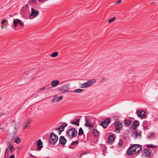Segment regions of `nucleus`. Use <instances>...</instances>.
<instances>
[{
	"label": "nucleus",
	"instance_id": "ddd939ff",
	"mask_svg": "<svg viewBox=\"0 0 158 158\" xmlns=\"http://www.w3.org/2000/svg\"><path fill=\"white\" fill-rule=\"evenodd\" d=\"M67 141L66 139L64 136H61L59 139V143L62 145H64Z\"/></svg>",
	"mask_w": 158,
	"mask_h": 158
},
{
	"label": "nucleus",
	"instance_id": "b1692460",
	"mask_svg": "<svg viewBox=\"0 0 158 158\" xmlns=\"http://www.w3.org/2000/svg\"><path fill=\"white\" fill-rule=\"evenodd\" d=\"M21 141V140L20 139V138L17 136L16 137L14 140V142L16 143H20Z\"/></svg>",
	"mask_w": 158,
	"mask_h": 158
},
{
	"label": "nucleus",
	"instance_id": "79ce46f5",
	"mask_svg": "<svg viewBox=\"0 0 158 158\" xmlns=\"http://www.w3.org/2000/svg\"><path fill=\"white\" fill-rule=\"evenodd\" d=\"M121 2V0H119L118 1H117L116 2V3H120Z\"/></svg>",
	"mask_w": 158,
	"mask_h": 158
},
{
	"label": "nucleus",
	"instance_id": "a211bd4d",
	"mask_svg": "<svg viewBox=\"0 0 158 158\" xmlns=\"http://www.w3.org/2000/svg\"><path fill=\"white\" fill-rule=\"evenodd\" d=\"M79 142V141L77 140L76 141H73L70 144L69 146V147L71 149H73L74 148L72 147L71 146H74L75 145H77Z\"/></svg>",
	"mask_w": 158,
	"mask_h": 158
},
{
	"label": "nucleus",
	"instance_id": "1a4fd4ad",
	"mask_svg": "<svg viewBox=\"0 0 158 158\" xmlns=\"http://www.w3.org/2000/svg\"><path fill=\"white\" fill-rule=\"evenodd\" d=\"M67 126V123H64L62 125L60 126L59 127L55 128V130L59 131H60V134L61 132L64 130V128L66 127Z\"/></svg>",
	"mask_w": 158,
	"mask_h": 158
},
{
	"label": "nucleus",
	"instance_id": "c756f323",
	"mask_svg": "<svg viewBox=\"0 0 158 158\" xmlns=\"http://www.w3.org/2000/svg\"><path fill=\"white\" fill-rule=\"evenodd\" d=\"M83 91V89H77L75 90L74 92L75 93H78L80 92H81Z\"/></svg>",
	"mask_w": 158,
	"mask_h": 158
},
{
	"label": "nucleus",
	"instance_id": "bf43d9fd",
	"mask_svg": "<svg viewBox=\"0 0 158 158\" xmlns=\"http://www.w3.org/2000/svg\"><path fill=\"white\" fill-rule=\"evenodd\" d=\"M157 73H158V70L157 71Z\"/></svg>",
	"mask_w": 158,
	"mask_h": 158
},
{
	"label": "nucleus",
	"instance_id": "f704fd0d",
	"mask_svg": "<svg viewBox=\"0 0 158 158\" xmlns=\"http://www.w3.org/2000/svg\"><path fill=\"white\" fill-rule=\"evenodd\" d=\"M57 96L56 95L55 96L54 98L52 100L51 102L52 103H54L55 101V100H56L57 98Z\"/></svg>",
	"mask_w": 158,
	"mask_h": 158
},
{
	"label": "nucleus",
	"instance_id": "8fccbe9b",
	"mask_svg": "<svg viewBox=\"0 0 158 158\" xmlns=\"http://www.w3.org/2000/svg\"><path fill=\"white\" fill-rule=\"evenodd\" d=\"M4 158H6V154H5L4 155Z\"/></svg>",
	"mask_w": 158,
	"mask_h": 158
},
{
	"label": "nucleus",
	"instance_id": "f03ea898",
	"mask_svg": "<svg viewBox=\"0 0 158 158\" xmlns=\"http://www.w3.org/2000/svg\"><path fill=\"white\" fill-rule=\"evenodd\" d=\"M58 136L54 132H52L50 135V137L48 140L49 144H55L58 140Z\"/></svg>",
	"mask_w": 158,
	"mask_h": 158
},
{
	"label": "nucleus",
	"instance_id": "6e6552de",
	"mask_svg": "<svg viewBox=\"0 0 158 158\" xmlns=\"http://www.w3.org/2000/svg\"><path fill=\"white\" fill-rule=\"evenodd\" d=\"M136 113L138 117L141 118V119L145 118V113L144 111L143 110L139 109L137 110Z\"/></svg>",
	"mask_w": 158,
	"mask_h": 158
},
{
	"label": "nucleus",
	"instance_id": "58836bf2",
	"mask_svg": "<svg viewBox=\"0 0 158 158\" xmlns=\"http://www.w3.org/2000/svg\"><path fill=\"white\" fill-rule=\"evenodd\" d=\"M86 153H85V152H83V153H81L80 154V156H82L83 155H84V154H86Z\"/></svg>",
	"mask_w": 158,
	"mask_h": 158
},
{
	"label": "nucleus",
	"instance_id": "cd10ccee",
	"mask_svg": "<svg viewBox=\"0 0 158 158\" xmlns=\"http://www.w3.org/2000/svg\"><path fill=\"white\" fill-rule=\"evenodd\" d=\"M154 135V134L153 132L150 133L148 136V138H151L152 137H153Z\"/></svg>",
	"mask_w": 158,
	"mask_h": 158
},
{
	"label": "nucleus",
	"instance_id": "e433bc0d",
	"mask_svg": "<svg viewBox=\"0 0 158 158\" xmlns=\"http://www.w3.org/2000/svg\"><path fill=\"white\" fill-rule=\"evenodd\" d=\"M31 2L33 4L36 3L37 2L36 0H31Z\"/></svg>",
	"mask_w": 158,
	"mask_h": 158
},
{
	"label": "nucleus",
	"instance_id": "f257e3e1",
	"mask_svg": "<svg viewBox=\"0 0 158 158\" xmlns=\"http://www.w3.org/2000/svg\"><path fill=\"white\" fill-rule=\"evenodd\" d=\"M139 146V145L137 144H134L131 146L127 151V155L131 156L135 154L136 149H137Z\"/></svg>",
	"mask_w": 158,
	"mask_h": 158
},
{
	"label": "nucleus",
	"instance_id": "6e6d98bb",
	"mask_svg": "<svg viewBox=\"0 0 158 158\" xmlns=\"http://www.w3.org/2000/svg\"><path fill=\"white\" fill-rule=\"evenodd\" d=\"M34 157H35L36 158H37V157H36V156H34Z\"/></svg>",
	"mask_w": 158,
	"mask_h": 158
},
{
	"label": "nucleus",
	"instance_id": "473e14b6",
	"mask_svg": "<svg viewBox=\"0 0 158 158\" xmlns=\"http://www.w3.org/2000/svg\"><path fill=\"white\" fill-rule=\"evenodd\" d=\"M115 19V17H113L108 20V22L109 23H111L113 22Z\"/></svg>",
	"mask_w": 158,
	"mask_h": 158
},
{
	"label": "nucleus",
	"instance_id": "de8ad7c7",
	"mask_svg": "<svg viewBox=\"0 0 158 158\" xmlns=\"http://www.w3.org/2000/svg\"><path fill=\"white\" fill-rule=\"evenodd\" d=\"M4 25V23L2 22L1 25Z\"/></svg>",
	"mask_w": 158,
	"mask_h": 158
},
{
	"label": "nucleus",
	"instance_id": "393cba45",
	"mask_svg": "<svg viewBox=\"0 0 158 158\" xmlns=\"http://www.w3.org/2000/svg\"><path fill=\"white\" fill-rule=\"evenodd\" d=\"M84 134V131L81 127H80L79 129V132L78 133V135H83Z\"/></svg>",
	"mask_w": 158,
	"mask_h": 158
},
{
	"label": "nucleus",
	"instance_id": "864d4df0",
	"mask_svg": "<svg viewBox=\"0 0 158 158\" xmlns=\"http://www.w3.org/2000/svg\"><path fill=\"white\" fill-rule=\"evenodd\" d=\"M31 157L33 156L32 155H31Z\"/></svg>",
	"mask_w": 158,
	"mask_h": 158
},
{
	"label": "nucleus",
	"instance_id": "0eeeda50",
	"mask_svg": "<svg viewBox=\"0 0 158 158\" xmlns=\"http://www.w3.org/2000/svg\"><path fill=\"white\" fill-rule=\"evenodd\" d=\"M110 123V119L109 118H107L104 121H102L100 125L102 126L104 128H106Z\"/></svg>",
	"mask_w": 158,
	"mask_h": 158
},
{
	"label": "nucleus",
	"instance_id": "c85d7f7f",
	"mask_svg": "<svg viewBox=\"0 0 158 158\" xmlns=\"http://www.w3.org/2000/svg\"><path fill=\"white\" fill-rule=\"evenodd\" d=\"M9 148L10 149V151L12 153V150L14 149V146L10 144V145L9 146Z\"/></svg>",
	"mask_w": 158,
	"mask_h": 158
},
{
	"label": "nucleus",
	"instance_id": "20e7f679",
	"mask_svg": "<svg viewBox=\"0 0 158 158\" xmlns=\"http://www.w3.org/2000/svg\"><path fill=\"white\" fill-rule=\"evenodd\" d=\"M96 80L95 79H93L88 81L85 83L81 84V87L82 88H85L89 87L92 85L95 82Z\"/></svg>",
	"mask_w": 158,
	"mask_h": 158
},
{
	"label": "nucleus",
	"instance_id": "39448f33",
	"mask_svg": "<svg viewBox=\"0 0 158 158\" xmlns=\"http://www.w3.org/2000/svg\"><path fill=\"white\" fill-rule=\"evenodd\" d=\"M31 14L29 16V18L30 19L37 17L39 14V11L32 7L31 8Z\"/></svg>",
	"mask_w": 158,
	"mask_h": 158
},
{
	"label": "nucleus",
	"instance_id": "4be33fe9",
	"mask_svg": "<svg viewBox=\"0 0 158 158\" xmlns=\"http://www.w3.org/2000/svg\"><path fill=\"white\" fill-rule=\"evenodd\" d=\"M124 125L125 126L129 127L131 123V120L125 119L124 120Z\"/></svg>",
	"mask_w": 158,
	"mask_h": 158
},
{
	"label": "nucleus",
	"instance_id": "bb28decb",
	"mask_svg": "<svg viewBox=\"0 0 158 158\" xmlns=\"http://www.w3.org/2000/svg\"><path fill=\"white\" fill-rule=\"evenodd\" d=\"M58 52H56L51 54V56L52 57H56L58 56Z\"/></svg>",
	"mask_w": 158,
	"mask_h": 158
},
{
	"label": "nucleus",
	"instance_id": "3c124183",
	"mask_svg": "<svg viewBox=\"0 0 158 158\" xmlns=\"http://www.w3.org/2000/svg\"><path fill=\"white\" fill-rule=\"evenodd\" d=\"M0 129H1V130H3V128H1V127L0 128Z\"/></svg>",
	"mask_w": 158,
	"mask_h": 158
},
{
	"label": "nucleus",
	"instance_id": "9d476101",
	"mask_svg": "<svg viewBox=\"0 0 158 158\" xmlns=\"http://www.w3.org/2000/svg\"><path fill=\"white\" fill-rule=\"evenodd\" d=\"M19 25H20L21 26H23V24L20 19H15L13 21L14 26L16 27Z\"/></svg>",
	"mask_w": 158,
	"mask_h": 158
},
{
	"label": "nucleus",
	"instance_id": "13d9d810",
	"mask_svg": "<svg viewBox=\"0 0 158 158\" xmlns=\"http://www.w3.org/2000/svg\"><path fill=\"white\" fill-rule=\"evenodd\" d=\"M8 157V155H7V157Z\"/></svg>",
	"mask_w": 158,
	"mask_h": 158
},
{
	"label": "nucleus",
	"instance_id": "2eb2a0df",
	"mask_svg": "<svg viewBox=\"0 0 158 158\" xmlns=\"http://www.w3.org/2000/svg\"><path fill=\"white\" fill-rule=\"evenodd\" d=\"M85 125L86 127H89V128L94 127L93 124L92 123L91 121L89 120H86Z\"/></svg>",
	"mask_w": 158,
	"mask_h": 158
},
{
	"label": "nucleus",
	"instance_id": "aec40b11",
	"mask_svg": "<svg viewBox=\"0 0 158 158\" xmlns=\"http://www.w3.org/2000/svg\"><path fill=\"white\" fill-rule=\"evenodd\" d=\"M59 83V81L58 80H53L51 83V85L52 87H55L58 85Z\"/></svg>",
	"mask_w": 158,
	"mask_h": 158
},
{
	"label": "nucleus",
	"instance_id": "7ed1b4c3",
	"mask_svg": "<svg viewBox=\"0 0 158 158\" xmlns=\"http://www.w3.org/2000/svg\"><path fill=\"white\" fill-rule=\"evenodd\" d=\"M77 135V131L74 128H73L69 130L66 133V135L70 139L76 137Z\"/></svg>",
	"mask_w": 158,
	"mask_h": 158
},
{
	"label": "nucleus",
	"instance_id": "4468645a",
	"mask_svg": "<svg viewBox=\"0 0 158 158\" xmlns=\"http://www.w3.org/2000/svg\"><path fill=\"white\" fill-rule=\"evenodd\" d=\"M37 150H40V148L43 147V143L40 139H39L37 142Z\"/></svg>",
	"mask_w": 158,
	"mask_h": 158
},
{
	"label": "nucleus",
	"instance_id": "423d86ee",
	"mask_svg": "<svg viewBox=\"0 0 158 158\" xmlns=\"http://www.w3.org/2000/svg\"><path fill=\"white\" fill-rule=\"evenodd\" d=\"M114 127L115 128V132L117 133H119L122 127L123 124L120 122H116L114 123Z\"/></svg>",
	"mask_w": 158,
	"mask_h": 158
},
{
	"label": "nucleus",
	"instance_id": "9b49d317",
	"mask_svg": "<svg viewBox=\"0 0 158 158\" xmlns=\"http://www.w3.org/2000/svg\"><path fill=\"white\" fill-rule=\"evenodd\" d=\"M139 125V121L138 120H135L131 125L130 128L133 130H135L137 128V126H138Z\"/></svg>",
	"mask_w": 158,
	"mask_h": 158
},
{
	"label": "nucleus",
	"instance_id": "f3484780",
	"mask_svg": "<svg viewBox=\"0 0 158 158\" xmlns=\"http://www.w3.org/2000/svg\"><path fill=\"white\" fill-rule=\"evenodd\" d=\"M75 119L73 121H71L70 123L72 124L79 126V122L80 121V119H78L75 120Z\"/></svg>",
	"mask_w": 158,
	"mask_h": 158
},
{
	"label": "nucleus",
	"instance_id": "4d7b16f0",
	"mask_svg": "<svg viewBox=\"0 0 158 158\" xmlns=\"http://www.w3.org/2000/svg\"><path fill=\"white\" fill-rule=\"evenodd\" d=\"M49 88H48V90L49 89Z\"/></svg>",
	"mask_w": 158,
	"mask_h": 158
},
{
	"label": "nucleus",
	"instance_id": "5701e85b",
	"mask_svg": "<svg viewBox=\"0 0 158 158\" xmlns=\"http://www.w3.org/2000/svg\"><path fill=\"white\" fill-rule=\"evenodd\" d=\"M141 135V133H138V132L136 131H135V132H133L132 134V136L136 138L138 137V135Z\"/></svg>",
	"mask_w": 158,
	"mask_h": 158
},
{
	"label": "nucleus",
	"instance_id": "a18cd8bd",
	"mask_svg": "<svg viewBox=\"0 0 158 158\" xmlns=\"http://www.w3.org/2000/svg\"><path fill=\"white\" fill-rule=\"evenodd\" d=\"M45 0H38L39 2H44Z\"/></svg>",
	"mask_w": 158,
	"mask_h": 158
},
{
	"label": "nucleus",
	"instance_id": "5fc2aeb1",
	"mask_svg": "<svg viewBox=\"0 0 158 158\" xmlns=\"http://www.w3.org/2000/svg\"><path fill=\"white\" fill-rule=\"evenodd\" d=\"M1 126V124L0 123V127Z\"/></svg>",
	"mask_w": 158,
	"mask_h": 158
},
{
	"label": "nucleus",
	"instance_id": "ea45409f",
	"mask_svg": "<svg viewBox=\"0 0 158 158\" xmlns=\"http://www.w3.org/2000/svg\"><path fill=\"white\" fill-rule=\"evenodd\" d=\"M27 125L30 124L31 123V121L29 120L26 123Z\"/></svg>",
	"mask_w": 158,
	"mask_h": 158
},
{
	"label": "nucleus",
	"instance_id": "052dcab7",
	"mask_svg": "<svg viewBox=\"0 0 158 158\" xmlns=\"http://www.w3.org/2000/svg\"><path fill=\"white\" fill-rule=\"evenodd\" d=\"M1 99V98H0V100Z\"/></svg>",
	"mask_w": 158,
	"mask_h": 158
},
{
	"label": "nucleus",
	"instance_id": "49530a36",
	"mask_svg": "<svg viewBox=\"0 0 158 158\" xmlns=\"http://www.w3.org/2000/svg\"><path fill=\"white\" fill-rule=\"evenodd\" d=\"M31 2V0H29V1L28 2V3H30Z\"/></svg>",
	"mask_w": 158,
	"mask_h": 158
},
{
	"label": "nucleus",
	"instance_id": "603ef678",
	"mask_svg": "<svg viewBox=\"0 0 158 158\" xmlns=\"http://www.w3.org/2000/svg\"><path fill=\"white\" fill-rule=\"evenodd\" d=\"M64 158H69L68 157H64Z\"/></svg>",
	"mask_w": 158,
	"mask_h": 158
},
{
	"label": "nucleus",
	"instance_id": "7c9ffc66",
	"mask_svg": "<svg viewBox=\"0 0 158 158\" xmlns=\"http://www.w3.org/2000/svg\"><path fill=\"white\" fill-rule=\"evenodd\" d=\"M156 146H154L153 144H149L147 148H156Z\"/></svg>",
	"mask_w": 158,
	"mask_h": 158
},
{
	"label": "nucleus",
	"instance_id": "72a5a7b5",
	"mask_svg": "<svg viewBox=\"0 0 158 158\" xmlns=\"http://www.w3.org/2000/svg\"><path fill=\"white\" fill-rule=\"evenodd\" d=\"M123 144V141L121 139H120L118 143V145L120 147Z\"/></svg>",
	"mask_w": 158,
	"mask_h": 158
},
{
	"label": "nucleus",
	"instance_id": "f8f14e48",
	"mask_svg": "<svg viewBox=\"0 0 158 158\" xmlns=\"http://www.w3.org/2000/svg\"><path fill=\"white\" fill-rule=\"evenodd\" d=\"M69 86L68 85H65L62 88H60L59 89L60 91L62 92V93L66 92H70L68 89H69Z\"/></svg>",
	"mask_w": 158,
	"mask_h": 158
},
{
	"label": "nucleus",
	"instance_id": "c9c22d12",
	"mask_svg": "<svg viewBox=\"0 0 158 158\" xmlns=\"http://www.w3.org/2000/svg\"><path fill=\"white\" fill-rule=\"evenodd\" d=\"M28 127V125L26 123L24 125V127H23V130H25L26 128H27V127Z\"/></svg>",
	"mask_w": 158,
	"mask_h": 158
},
{
	"label": "nucleus",
	"instance_id": "a878e982",
	"mask_svg": "<svg viewBox=\"0 0 158 158\" xmlns=\"http://www.w3.org/2000/svg\"><path fill=\"white\" fill-rule=\"evenodd\" d=\"M142 150V148L141 146L140 145H139V146L137 148V149H136V152H135V154L138 153L140 152Z\"/></svg>",
	"mask_w": 158,
	"mask_h": 158
},
{
	"label": "nucleus",
	"instance_id": "37998d69",
	"mask_svg": "<svg viewBox=\"0 0 158 158\" xmlns=\"http://www.w3.org/2000/svg\"><path fill=\"white\" fill-rule=\"evenodd\" d=\"M2 22L4 23H6V22H7V20H6L5 19H4V20H3L2 21Z\"/></svg>",
	"mask_w": 158,
	"mask_h": 158
},
{
	"label": "nucleus",
	"instance_id": "a19ab883",
	"mask_svg": "<svg viewBox=\"0 0 158 158\" xmlns=\"http://www.w3.org/2000/svg\"><path fill=\"white\" fill-rule=\"evenodd\" d=\"M10 158H15V156L14 154L11 155L10 157Z\"/></svg>",
	"mask_w": 158,
	"mask_h": 158
},
{
	"label": "nucleus",
	"instance_id": "2f4dec72",
	"mask_svg": "<svg viewBox=\"0 0 158 158\" xmlns=\"http://www.w3.org/2000/svg\"><path fill=\"white\" fill-rule=\"evenodd\" d=\"M63 97V96H60V97H59L58 98H57L56 100V101L57 102H58L60 101L62 99Z\"/></svg>",
	"mask_w": 158,
	"mask_h": 158
},
{
	"label": "nucleus",
	"instance_id": "412c9836",
	"mask_svg": "<svg viewBox=\"0 0 158 158\" xmlns=\"http://www.w3.org/2000/svg\"><path fill=\"white\" fill-rule=\"evenodd\" d=\"M93 135L94 136L98 137L100 133L96 129H94L92 130Z\"/></svg>",
	"mask_w": 158,
	"mask_h": 158
},
{
	"label": "nucleus",
	"instance_id": "4c0bfd02",
	"mask_svg": "<svg viewBox=\"0 0 158 158\" xmlns=\"http://www.w3.org/2000/svg\"><path fill=\"white\" fill-rule=\"evenodd\" d=\"M9 152V149L8 148H6V149L5 154L6 155V153H8Z\"/></svg>",
	"mask_w": 158,
	"mask_h": 158
},
{
	"label": "nucleus",
	"instance_id": "09e8293b",
	"mask_svg": "<svg viewBox=\"0 0 158 158\" xmlns=\"http://www.w3.org/2000/svg\"><path fill=\"white\" fill-rule=\"evenodd\" d=\"M1 29H3V25H1Z\"/></svg>",
	"mask_w": 158,
	"mask_h": 158
},
{
	"label": "nucleus",
	"instance_id": "dca6fc26",
	"mask_svg": "<svg viewBox=\"0 0 158 158\" xmlns=\"http://www.w3.org/2000/svg\"><path fill=\"white\" fill-rule=\"evenodd\" d=\"M114 136L113 135H110L108 138V143L109 144H112L114 140Z\"/></svg>",
	"mask_w": 158,
	"mask_h": 158
},
{
	"label": "nucleus",
	"instance_id": "c03bdc74",
	"mask_svg": "<svg viewBox=\"0 0 158 158\" xmlns=\"http://www.w3.org/2000/svg\"><path fill=\"white\" fill-rule=\"evenodd\" d=\"M45 88V87H43L42 88H40L39 89V90H43V89H44Z\"/></svg>",
	"mask_w": 158,
	"mask_h": 158
},
{
	"label": "nucleus",
	"instance_id": "6ab92c4d",
	"mask_svg": "<svg viewBox=\"0 0 158 158\" xmlns=\"http://www.w3.org/2000/svg\"><path fill=\"white\" fill-rule=\"evenodd\" d=\"M150 151H151V150L150 149L148 150L147 149H145L143 150V153L145 154V156L149 157L151 155Z\"/></svg>",
	"mask_w": 158,
	"mask_h": 158
}]
</instances>
